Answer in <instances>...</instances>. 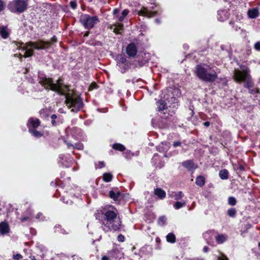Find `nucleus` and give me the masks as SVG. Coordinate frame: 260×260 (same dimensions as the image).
I'll list each match as a JSON object with an SVG mask.
<instances>
[{
	"label": "nucleus",
	"mask_w": 260,
	"mask_h": 260,
	"mask_svg": "<svg viewBox=\"0 0 260 260\" xmlns=\"http://www.w3.org/2000/svg\"><path fill=\"white\" fill-rule=\"evenodd\" d=\"M61 200L64 202V203H66L67 204H71L72 203V201H71V200H67V201H65L66 200V197L64 196H63L61 198Z\"/></svg>",
	"instance_id": "obj_43"
},
{
	"label": "nucleus",
	"mask_w": 260,
	"mask_h": 260,
	"mask_svg": "<svg viewBox=\"0 0 260 260\" xmlns=\"http://www.w3.org/2000/svg\"><path fill=\"white\" fill-rule=\"evenodd\" d=\"M4 8V3L0 0V12L3 10Z\"/></svg>",
	"instance_id": "obj_53"
},
{
	"label": "nucleus",
	"mask_w": 260,
	"mask_h": 260,
	"mask_svg": "<svg viewBox=\"0 0 260 260\" xmlns=\"http://www.w3.org/2000/svg\"><path fill=\"white\" fill-rule=\"evenodd\" d=\"M109 196L114 201H118L120 196V193L118 191L115 192L113 190H111L109 192Z\"/></svg>",
	"instance_id": "obj_26"
},
{
	"label": "nucleus",
	"mask_w": 260,
	"mask_h": 260,
	"mask_svg": "<svg viewBox=\"0 0 260 260\" xmlns=\"http://www.w3.org/2000/svg\"><path fill=\"white\" fill-rule=\"evenodd\" d=\"M12 44L13 47L16 49L25 51L24 57L26 58L31 56L35 49L41 50L48 48L50 45V43L39 40L37 42H29L25 44L22 42L15 41Z\"/></svg>",
	"instance_id": "obj_4"
},
{
	"label": "nucleus",
	"mask_w": 260,
	"mask_h": 260,
	"mask_svg": "<svg viewBox=\"0 0 260 260\" xmlns=\"http://www.w3.org/2000/svg\"><path fill=\"white\" fill-rule=\"evenodd\" d=\"M154 194L157 196L160 199H163L166 197V192L161 188H156L154 191Z\"/></svg>",
	"instance_id": "obj_21"
},
{
	"label": "nucleus",
	"mask_w": 260,
	"mask_h": 260,
	"mask_svg": "<svg viewBox=\"0 0 260 260\" xmlns=\"http://www.w3.org/2000/svg\"><path fill=\"white\" fill-rule=\"evenodd\" d=\"M230 24L233 26V27L236 31H238L240 29V27H239L237 25H235V23L232 21H230Z\"/></svg>",
	"instance_id": "obj_44"
},
{
	"label": "nucleus",
	"mask_w": 260,
	"mask_h": 260,
	"mask_svg": "<svg viewBox=\"0 0 260 260\" xmlns=\"http://www.w3.org/2000/svg\"><path fill=\"white\" fill-rule=\"evenodd\" d=\"M156 14V11H150L147 8H143L139 12V15L148 17L149 18L152 17Z\"/></svg>",
	"instance_id": "obj_12"
},
{
	"label": "nucleus",
	"mask_w": 260,
	"mask_h": 260,
	"mask_svg": "<svg viewBox=\"0 0 260 260\" xmlns=\"http://www.w3.org/2000/svg\"><path fill=\"white\" fill-rule=\"evenodd\" d=\"M210 122L209 121H206L204 123V126H205L206 127H208L210 125Z\"/></svg>",
	"instance_id": "obj_56"
},
{
	"label": "nucleus",
	"mask_w": 260,
	"mask_h": 260,
	"mask_svg": "<svg viewBox=\"0 0 260 260\" xmlns=\"http://www.w3.org/2000/svg\"><path fill=\"white\" fill-rule=\"evenodd\" d=\"M111 29L113 30V31L118 34H121L123 30V25L122 23H117L114 26H111Z\"/></svg>",
	"instance_id": "obj_20"
},
{
	"label": "nucleus",
	"mask_w": 260,
	"mask_h": 260,
	"mask_svg": "<svg viewBox=\"0 0 260 260\" xmlns=\"http://www.w3.org/2000/svg\"><path fill=\"white\" fill-rule=\"evenodd\" d=\"M13 257L14 259L19 260V259H21L22 257L21 254H17L13 255Z\"/></svg>",
	"instance_id": "obj_48"
},
{
	"label": "nucleus",
	"mask_w": 260,
	"mask_h": 260,
	"mask_svg": "<svg viewBox=\"0 0 260 260\" xmlns=\"http://www.w3.org/2000/svg\"><path fill=\"white\" fill-rule=\"evenodd\" d=\"M112 148L115 150H119L120 151H123L125 149L124 146L120 143L114 144Z\"/></svg>",
	"instance_id": "obj_31"
},
{
	"label": "nucleus",
	"mask_w": 260,
	"mask_h": 260,
	"mask_svg": "<svg viewBox=\"0 0 260 260\" xmlns=\"http://www.w3.org/2000/svg\"><path fill=\"white\" fill-rule=\"evenodd\" d=\"M208 247L207 246H204V247L203 248V251L204 252H207L208 251Z\"/></svg>",
	"instance_id": "obj_57"
},
{
	"label": "nucleus",
	"mask_w": 260,
	"mask_h": 260,
	"mask_svg": "<svg viewBox=\"0 0 260 260\" xmlns=\"http://www.w3.org/2000/svg\"><path fill=\"white\" fill-rule=\"evenodd\" d=\"M128 12L129 11L128 10L125 9L122 11V15L125 17L128 14Z\"/></svg>",
	"instance_id": "obj_49"
},
{
	"label": "nucleus",
	"mask_w": 260,
	"mask_h": 260,
	"mask_svg": "<svg viewBox=\"0 0 260 260\" xmlns=\"http://www.w3.org/2000/svg\"><path fill=\"white\" fill-rule=\"evenodd\" d=\"M27 6L25 0H14L9 3L8 8L12 12L20 13L26 9Z\"/></svg>",
	"instance_id": "obj_6"
},
{
	"label": "nucleus",
	"mask_w": 260,
	"mask_h": 260,
	"mask_svg": "<svg viewBox=\"0 0 260 260\" xmlns=\"http://www.w3.org/2000/svg\"><path fill=\"white\" fill-rule=\"evenodd\" d=\"M210 236L209 232H206L203 234L204 238L207 240V238Z\"/></svg>",
	"instance_id": "obj_55"
},
{
	"label": "nucleus",
	"mask_w": 260,
	"mask_h": 260,
	"mask_svg": "<svg viewBox=\"0 0 260 260\" xmlns=\"http://www.w3.org/2000/svg\"><path fill=\"white\" fill-rule=\"evenodd\" d=\"M217 260H228V259L225 255H222L221 256L218 257Z\"/></svg>",
	"instance_id": "obj_50"
},
{
	"label": "nucleus",
	"mask_w": 260,
	"mask_h": 260,
	"mask_svg": "<svg viewBox=\"0 0 260 260\" xmlns=\"http://www.w3.org/2000/svg\"><path fill=\"white\" fill-rule=\"evenodd\" d=\"M30 216H31V212H30V211H28V215H26V216H23V217H22L21 218V221L22 222H24L25 221L28 220L29 219Z\"/></svg>",
	"instance_id": "obj_40"
},
{
	"label": "nucleus",
	"mask_w": 260,
	"mask_h": 260,
	"mask_svg": "<svg viewBox=\"0 0 260 260\" xmlns=\"http://www.w3.org/2000/svg\"><path fill=\"white\" fill-rule=\"evenodd\" d=\"M174 91H175V92L177 93L176 95L180 94V93L179 90L178 89H174Z\"/></svg>",
	"instance_id": "obj_60"
},
{
	"label": "nucleus",
	"mask_w": 260,
	"mask_h": 260,
	"mask_svg": "<svg viewBox=\"0 0 260 260\" xmlns=\"http://www.w3.org/2000/svg\"><path fill=\"white\" fill-rule=\"evenodd\" d=\"M57 118V116L55 114H53L51 116V123L53 125H55L56 123L55 119Z\"/></svg>",
	"instance_id": "obj_42"
},
{
	"label": "nucleus",
	"mask_w": 260,
	"mask_h": 260,
	"mask_svg": "<svg viewBox=\"0 0 260 260\" xmlns=\"http://www.w3.org/2000/svg\"><path fill=\"white\" fill-rule=\"evenodd\" d=\"M59 159L62 165L66 167H69V164L72 161V159L68 156L63 154L59 155Z\"/></svg>",
	"instance_id": "obj_14"
},
{
	"label": "nucleus",
	"mask_w": 260,
	"mask_h": 260,
	"mask_svg": "<svg viewBox=\"0 0 260 260\" xmlns=\"http://www.w3.org/2000/svg\"><path fill=\"white\" fill-rule=\"evenodd\" d=\"M170 197L176 200H179L182 199L184 196L182 191H171L168 193Z\"/></svg>",
	"instance_id": "obj_17"
},
{
	"label": "nucleus",
	"mask_w": 260,
	"mask_h": 260,
	"mask_svg": "<svg viewBox=\"0 0 260 260\" xmlns=\"http://www.w3.org/2000/svg\"><path fill=\"white\" fill-rule=\"evenodd\" d=\"M95 168L96 169H101L105 166V164L104 161H99L95 164Z\"/></svg>",
	"instance_id": "obj_41"
},
{
	"label": "nucleus",
	"mask_w": 260,
	"mask_h": 260,
	"mask_svg": "<svg viewBox=\"0 0 260 260\" xmlns=\"http://www.w3.org/2000/svg\"><path fill=\"white\" fill-rule=\"evenodd\" d=\"M80 21L86 29L92 28L99 21L98 17L96 16H90L86 14H82L80 17Z\"/></svg>",
	"instance_id": "obj_7"
},
{
	"label": "nucleus",
	"mask_w": 260,
	"mask_h": 260,
	"mask_svg": "<svg viewBox=\"0 0 260 260\" xmlns=\"http://www.w3.org/2000/svg\"><path fill=\"white\" fill-rule=\"evenodd\" d=\"M167 240L168 242L170 243H175L176 241V237L174 234L169 233L166 236Z\"/></svg>",
	"instance_id": "obj_33"
},
{
	"label": "nucleus",
	"mask_w": 260,
	"mask_h": 260,
	"mask_svg": "<svg viewBox=\"0 0 260 260\" xmlns=\"http://www.w3.org/2000/svg\"><path fill=\"white\" fill-rule=\"evenodd\" d=\"M113 178L112 175L110 173H105L103 174V180L106 182H109Z\"/></svg>",
	"instance_id": "obj_34"
},
{
	"label": "nucleus",
	"mask_w": 260,
	"mask_h": 260,
	"mask_svg": "<svg viewBox=\"0 0 260 260\" xmlns=\"http://www.w3.org/2000/svg\"><path fill=\"white\" fill-rule=\"evenodd\" d=\"M219 176L222 180L227 179L229 177V172L226 169H222L219 171Z\"/></svg>",
	"instance_id": "obj_27"
},
{
	"label": "nucleus",
	"mask_w": 260,
	"mask_h": 260,
	"mask_svg": "<svg viewBox=\"0 0 260 260\" xmlns=\"http://www.w3.org/2000/svg\"><path fill=\"white\" fill-rule=\"evenodd\" d=\"M137 53V48L136 45L132 43L128 45L126 47V53L129 56L134 57Z\"/></svg>",
	"instance_id": "obj_10"
},
{
	"label": "nucleus",
	"mask_w": 260,
	"mask_h": 260,
	"mask_svg": "<svg viewBox=\"0 0 260 260\" xmlns=\"http://www.w3.org/2000/svg\"><path fill=\"white\" fill-rule=\"evenodd\" d=\"M40 124V120L38 118L33 117L30 118L27 123L29 132L35 137L39 138L43 135L41 132L36 130Z\"/></svg>",
	"instance_id": "obj_8"
},
{
	"label": "nucleus",
	"mask_w": 260,
	"mask_h": 260,
	"mask_svg": "<svg viewBox=\"0 0 260 260\" xmlns=\"http://www.w3.org/2000/svg\"><path fill=\"white\" fill-rule=\"evenodd\" d=\"M164 99L165 100H160L156 103L157 106L158 111H161L164 110L166 108L167 103L166 101H168V103H176L177 102V99L173 95L172 92H168V93L165 94L164 95Z\"/></svg>",
	"instance_id": "obj_9"
},
{
	"label": "nucleus",
	"mask_w": 260,
	"mask_h": 260,
	"mask_svg": "<svg viewBox=\"0 0 260 260\" xmlns=\"http://www.w3.org/2000/svg\"><path fill=\"white\" fill-rule=\"evenodd\" d=\"M216 242L218 244H222L227 240V236L223 234H218L215 237Z\"/></svg>",
	"instance_id": "obj_24"
},
{
	"label": "nucleus",
	"mask_w": 260,
	"mask_h": 260,
	"mask_svg": "<svg viewBox=\"0 0 260 260\" xmlns=\"http://www.w3.org/2000/svg\"><path fill=\"white\" fill-rule=\"evenodd\" d=\"M124 240H125V238H124V236H123L122 235L120 234L118 236L117 240L119 242H123L124 241Z\"/></svg>",
	"instance_id": "obj_45"
},
{
	"label": "nucleus",
	"mask_w": 260,
	"mask_h": 260,
	"mask_svg": "<svg viewBox=\"0 0 260 260\" xmlns=\"http://www.w3.org/2000/svg\"><path fill=\"white\" fill-rule=\"evenodd\" d=\"M109 256L111 258V260L114 259H118L121 257L122 253L117 249H113L108 252Z\"/></svg>",
	"instance_id": "obj_11"
},
{
	"label": "nucleus",
	"mask_w": 260,
	"mask_h": 260,
	"mask_svg": "<svg viewBox=\"0 0 260 260\" xmlns=\"http://www.w3.org/2000/svg\"><path fill=\"white\" fill-rule=\"evenodd\" d=\"M117 65L122 64L127 62L126 58L122 54H118L116 57Z\"/></svg>",
	"instance_id": "obj_25"
},
{
	"label": "nucleus",
	"mask_w": 260,
	"mask_h": 260,
	"mask_svg": "<svg viewBox=\"0 0 260 260\" xmlns=\"http://www.w3.org/2000/svg\"><path fill=\"white\" fill-rule=\"evenodd\" d=\"M118 66L122 73H125L129 68V64L128 61L122 64H119Z\"/></svg>",
	"instance_id": "obj_29"
},
{
	"label": "nucleus",
	"mask_w": 260,
	"mask_h": 260,
	"mask_svg": "<svg viewBox=\"0 0 260 260\" xmlns=\"http://www.w3.org/2000/svg\"><path fill=\"white\" fill-rule=\"evenodd\" d=\"M182 165L189 171H193L197 168V166L194 164L192 161L190 160L183 161Z\"/></svg>",
	"instance_id": "obj_16"
},
{
	"label": "nucleus",
	"mask_w": 260,
	"mask_h": 260,
	"mask_svg": "<svg viewBox=\"0 0 260 260\" xmlns=\"http://www.w3.org/2000/svg\"><path fill=\"white\" fill-rule=\"evenodd\" d=\"M155 22H156V23H160V21H159V19H156L155 20Z\"/></svg>",
	"instance_id": "obj_64"
},
{
	"label": "nucleus",
	"mask_w": 260,
	"mask_h": 260,
	"mask_svg": "<svg viewBox=\"0 0 260 260\" xmlns=\"http://www.w3.org/2000/svg\"><path fill=\"white\" fill-rule=\"evenodd\" d=\"M70 7L73 9H75L77 8V4L74 1H71L70 2Z\"/></svg>",
	"instance_id": "obj_47"
},
{
	"label": "nucleus",
	"mask_w": 260,
	"mask_h": 260,
	"mask_svg": "<svg viewBox=\"0 0 260 260\" xmlns=\"http://www.w3.org/2000/svg\"><path fill=\"white\" fill-rule=\"evenodd\" d=\"M51 41L53 42H56L57 41V38L55 36H53L52 38H51Z\"/></svg>",
	"instance_id": "obj_58"
},
{
	"label": "nucleus",
	"mask_w": 260,
	"mask_h": 260,
	"mask_svg": "<svg viewBox=\"0 0 260 260\" xmlns=\"http://www.w3.org/2000/svg\"><path fill=\"white\" fill-rule=\"evenodd\" d=\"M217 69L207 64H200L196 67L195 73L197 76L201 80L212 82L217 78Z\"/></svg>",
	"instance_id": "obj_5"
},
{
	"label": "nucleus",
	"mask_w": 260,
	"mask_h": 260,
	"mask_svg": "<svg viewBox=\"0 0 260 260\" xmlns=\"http://www.w3.org/2000/svg\"><path fill=\"white\" fill-rule=\"evenodd\" d=\"M55 232H60L62 234H68L69 232L63 229H61L60 225H56L55 226Z\"/></svg>",
	"instance_id": "obj_36"
},
{
	"label": "nucleus",
	"mask_w": 260,
	"mask_h": 260,
	"mask_svg": "<svg viewBox=\"0 0 260 260\" xmlns=\"http://www.w3.org/2000/svg\"><path fill=\"white\" fill-rule=\"evenodd\" d=\"M124 18V17H123V16L122 15L119 17L118 20L119 21H122L123 20Z\"/></svg>",
	"instance_id": "obj_59"
},
{
	"label": "nucleus",
	"mask_w": 260,
	"mask_h": 260,
	"mask_svg": "<svg viewBox=\"0 0 260 260\" xmlns=\"http://www.w3.org/2000/svg\"><path fill=\"white\" fill-rule=\"evenodd\" d=\"M36 247L40 250L42 255H43L47 251L46 247L42 244L38 243L36 245Z\"/></svg>",
	"instance_id": "obj_35"
},
{
	"label": "nucleus",
	"mask_w": 260,
	"mask_h": 260,
	"mask_svg": "<svg viewBox=\"0 0 260 260\" xmlns=\"http://www.w3.org/2000/svg\"><path fill=\"white\" fill-rule=\"evenodd\" d=\"M104 218L101 228L105 232L111 230L117 231L120 229L121 220L118 210L113 206H109L103 211Z\"/></svg>",
	"instance_id": "obj_2"
},
{
	"label": "nucleus",
	"mask_w": 260,
	"mask_h": 260,
	"mask_svg": "<svg viewBox=\"0 0 260 260\" xmlns=\"http://www.w3.org/2000/svg\"><path fill=\"white\" fill-rule=\"evenodd\" d=\"M240 69H235L234 73V79L238 83L243 82L244 86L249 89V92L250 94L258 93L259 90L258 88L251 89L253 87L251 77L250 74V70L246 65L240 66Z\"/></svg>",
	"instance_id": "obj_3"
},
{
	"label": "nucleus",
	"mask_w": 260,
	"mask_h": 260,
	"mask_svg": "<svg viewBox=\"0 0 260 260\" xmlns=\"http://www.w3.org/2000/svg\"><path fill=\"white\" fill-rule=\"evenodd\" d=\"M30 258L31 260H37L35 256H30Z\"/></svg>",
	"instance_id": "obj_62"
},
{
	"label": "nucleus",
	"mask_w": 260,
	"mask_h": 260,
	"mask_svg": "<svg viewBox=\"0 0 260 260\" xmlns=\"http://www.w3.org/2000/svg\"><path fill=\"white\" fill-rule=\"evenodd\" d=\"M236 199L233 197H230L228 199V204L231 206H234L236 204Z\"/></svg>",
	"instance_id": "obj_38"
},
{
	"label": "nucleus",
	"mask_w": 260,
	"mask_h": 260,
	"mask_svg": "<svg viewBox=\"0 0 260 260\" xmlns=\"http://www.w3.org/2000/svg\"><path fill=\"white\" fill-rule=\"evenodd\" d=\"M205 183V178L202 176H199L196 180V183L199 186H203Z\"/></svg>",
	"instance_id": "obj_28"
},
{
	"label": "nucleus",
	"mask_w": 260,
	"mask_h": 260,
	"mask_svg": "<svg viewBox=\"0 0 260 260\" xmlns=\"http://www.w3.org/2000/svg\"><path fill=\"white\" fill-rule=\"evenodd\" d=\"M0 35L4 39H6L8 37L9 32L6 26H2L0 27Z\"/></svg>",
	"instance_id": "obj_23"
},
{
	"label": "nucleus",
	"mask_w": 260,
	"mask_h": 260,
	"mask_svg": "<svg viewBox=\"0 0 260 260\" xmlns=\"http://www.w3.org/2000/svg\"><path fill=\"white\" fill-rule=\"evenodd\" d=\"M41 215H42L41 213H39L36 216V218H37V219L39 218Z\"/></svg>",
	"instance_id": "obj_63"
},
{
	"label": "nucleus",
	"mask_w": 260,
	"mask_h": 260,
	"mask_svg": "<svg viewBox=\"0 0 260 260\" xmlns=\"http://www.w3.org/2000/svg\"><path fill=\"white\" fill-rule=\"evenodd\" d=\"M102 260H111V258L109 256V255L107 254V255L104 256L102 258Z\"/></svg>",
	"instance_id": "obj_52"
},
{
	"label": "nucleus",
	"mask_w": 260,
	"mask_h": 260,
	"mask_svg": "<svg viewBox=\"0 0 260 260\" xmlns=\"http://www.w3.org/2000/svg\"><path fill=\"white\" fill-rule=\"evenodd\" d=\"M166 218L165 216H161L158 220V223L160 225H163L165 224Z\"/></svg>",
	"instance_id": "obj_39"
},
{
	"label": "nucleus",
	"mask_w": 260,
	"mask_h": 260,
	"mask_svg": "<svg viewBox=\"0 0 260 260\" xmlns=\"http://www.w3.org/2000/svg\"><path fill=\"white\" fill-rule=\"evenodd\" d=\"M64 142L67 145L68 148H72L73 149H77L78 150H82L83 149V145L82 143H75V145H73L68 142L67 141H64Z\"/></svg>",
	"instance_id": "obj_18"
},
{
	"label": "nucleus",
	"mask_w": 260,
	"mask_h": 260,
	"mask_svg": "<svg viewBox=\"0 0 260 260\" xmlns=\"http://www.w3.org/2000/svg\"><path fill=\"white\" fill-rule=\"evenodd\" d=\"M186 203L185 201H183V202L177 201L173 205V207L175 209L178 210V209H179L181 208L182 207L185 206L186 205Z\"/></svg>",
	"instance_id": "obj_32"
},
{
	"label": "nucleus",
	"mask_w": 260,
	"mask_h": 260,
	"mask_svg": "<svg viewBox=\"0 0 260 260\" xmlns=\"http://www.w3.org/2000/svg\"><path fill=\"white\" fill-rule=\"evenodd\" d=\"M229 17V13L225 10L218 11L217 18L220 21H224Z\"/></svg>",
	"instance_id": "obj_15"
},
{
	"label": "nucleus",
	"mask_w": 260,
	"mask_h": 260,
	"mask_svg": "<svg viewBox=\"0 0 260 260\" xmlns=\"http://www.w3.org/2000/svg\"><path fill=\"white\" fill-rule=\"evenodd\" d=\"M173 145L174 147H176L177 146H179L181 145V142H179V141L174 142L173 144Z\"/></svg>",
	"instance_id": "obj_51"
},
{
	"label": "nucleus",
	"mask_w": 260,
	"mask_h": 260,
	"mask_svg": "<svg viewBox=\"0 0 260 260\" xmlns=\"http://www.w3.org/2000/svg\"><path fill=\"white\" fill-rule=\"evenodd\" d=\"M119 13V10L118 9H115L113 11V14L115 15L116 16H117L118 14Z\"/></svg>",
	"instance_id": "obj_54"
},
{
	"label": "nucleus",
	"mask_w": 260,
	"mask_h": 260,
	"mask_svg": "<svg viewBox=\"0 0 260 260\" xmlns=\"http://www.w3.org/2000/svg\"><path fill=\"white\" fill-rule=\"evenodd\" d=\"M236 210L235 208H230L228 210V215L231 217H235L236 215Z\"/></svg>",
	"instance_id": "obj_37"
},
{
	"label": "nucleus",
	"mask_w": 260,
	"mask_h": 260,
	"mask_svg": "<svg viewBox=\"0 0 260 260\" xmlns=\"http://www.w3.org/2000/svg\"><path fill=\"white\" fill-rule=\"evenodd\" d=\"M39 83L46 89H50L60 94L64 95L66 105L72 112H77L83 108V103L79 97L71 93H67L68 87L63 85L62 79H59L56 83H54L51 79L45 77L41 79Z\"/></svg>",
	"instance_id": "obj_1"
},
{
	"label": "nucleus",
	"mask_w": 260,
	"mask_h": 260,
	"mask_svg": "<svg viewBox=\"0 0 260 260\" xmlns=\"http://www.w3.org/2000/svg\"><path fill=\"white\" fill-rule=\"evenodd\" d=\"M254 48L257 51H260V42H257L255 43Z\"/></svg>",
	"instance_id": "obj_46"
},
{
	"label": "nucleus",
	"mask_w": 260,
	"mask_h": 260,
	"mask_svg": "<svg viewBox=\"0 0 260 260\" xmlns=\"http://www.w3.org/2000/svg\"><path fill=\"white\" fill-rule=\"evenodd\" d=\"M9 232V226L6 222H2L0 223V233L4 235Z\"/></svg>",
	"instance_id": "obj_22"
},
{
	"label": "nucleus",
	"mask_w": 260,
	"mask_h": 260,
	"mask_svg": "<svg viewBox=\"0 0 260 260\" xmlns=\"http://www.w3.org/2000/svg\"><path fill=\"white\" fill-rule=\"evenodd\" d=\"M170 148V143L167 142H161L157 146V150L159 152H167Z\"/></svg>",
	"instance_id": "obj_13"
},
{
	"label": "nucleus",
	"mask_w": 260,
	"mask_h": 260,
	"mask_svg": "<svg viewBox=\"0 0 260 260\" xmlns=\"http://www.w3.org/2000/svg\"><path fill=\"white\" fill-rule=\"evenodd\" d=\"M159 158L158 155L157 154H155L152 158V161L155 164L156 166V167H158L159 168H162L165 165L164 162H161L159 164H157V161Z\"/></svg>",
	"instance_id": "obj_30"
},
{
	"label": "nucleus",
	"mask_w": 260,
	"mask_h": 260,
	"mask_svg": "<svg viewBox=\"0 0 260 260\" xmlns=\"http://www.w3.org/2000/svg\"><path fill=\"white\" fill-rule=\"evenodd\" d=\"M190 260H203V259L202 258H201L194 257V258H192Z\"/></svg>",
	"instance_id": "obj_61"
},
{
	"label": "nucleus",
	"mask_w": 260,
	"mask_h": 260,
	"mask_svg": "<svg viewBox=\"0 0 260 260\" xmlns=\"http://www.w3.org/2000/svg\"><path fill=\"white\" fill-rule=\"evenodd\" d=\"M248 15L251 19L256 18L259 15L258 9L257 8H254L248 10Z\"/></svg>",
	"instance_id": "obj_19"
}]
</instances>
